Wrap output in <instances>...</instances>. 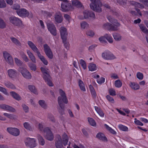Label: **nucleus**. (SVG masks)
I'll list each match as a JSON object with an SVG mask.
<instances>
[{
    "instance_id": "338daca9",
    "label": "nucleus",
    "mask_w": 148,
    "mask_h": 148,
    "mask_svg": "<svg viewBox=\"0 0 148 148\" xmlns=\"http://www.w3.org/2000/svg\"><path fill=\"white\" fill-rule=\"evenodd\" d=\"M110 76L112 79H116L119 78L118 75L115 73H112L111 74Z\"/></svg>"
},
{
    "instance_id": "0e129e2a",
    "label": "nucleus",
    "mask_w": 148,
    "mask_h": 148,
    "mask_svg": "<svg viewBox=\"0 0 148 148\" xmlns=\"http://www.w3.org/2000/svg\"><path fill=\"white\" fill-rule=\"evenodd\" d=\"M38 139L39 143L41 145H43L45 144V141L44 139L41 136H39Z\"/></svg>"
},
{
    "instance_id": "58836bf2",
    "label": "nucleus",
    "mask_w": 148,
    "mask_h": 148,
    "mask_svg": "<svg viewBox=\"0 0 148 148\" xmlns=\"http://www.w3.org/2000/svg\"><path fill=\"white\" fill-rule=\"evenodd\" d=\"M23 126L24 128L26 130L32 131L33 130V128L32 127L29 123L28 122H25L23 124Z\"/></svg>"
},
{
    "instance_id": "6e6d98bb",
    "label": "nucleus",
    "mask_w": 148,
    "mask_h": 148,
    "mask_svg": "<svg viewBox=\"0 0 148 148\" xmlns=\"http://www.w3.org/2000/svg\"><path fill=\"white\" fill-rule=\"evenodd\" d=\"M80 26L82 29H84L88 27V24L85 22H82L80 23Z\"/></svg>"
},
{
    "instance_id": "4be33fe9",
    "label": "nucleus",
    "mask_w": 148,
    "mask_h": 148,
    "mask_svg": "<svg viewBox=\"0 0 148 148\" xmlns=\"http://www.w3.org/2000/svg\"><path fill=\"white\" fill-rule=\"evenodd\" d=\"M93 77L97 79V81L98 84H101L104 82L105 81V79L104 78L101 77H99V76L98 75H95L93 76Z\"/></svg>"
},
{
    "instance_id": "7c9ffc66",
    "label": "nucleus",
    "mask_w": 148,
    "mask_h": 148,
    "mask_svg": "<svg viewBox=\"0 0 148 148\" xmlns=\"http://www.w3.org/2000/svg\"><path fill=\"white\" fill-rule=\"evenodd\" d=\"M10 39L13 43H14L18 47H20L21 46V44L20 41L16 38L13 37H10Z\"/></svg>"
},
{
    "instance_id": "ddd939ff",
    "label": "nucleus",
    "mask_w": 148,
    "mask_h": 148,
    "mask_svg": "<svg viewBox=\"0 0 148 148\" xmlns=\"http://www.w3.org/2000/svg\"><path fill=\"white\" fill-rule=\"evenodd\" d=\"M44 132L46 134L45 138L49 140H52L53 139L54 137L48 127H46L44 130Z\"/></svg>"
},
{
    "instance_id": "72a5a7b5",
    "label": "nucleus",
    "mask_w": 148,
    "mask_h": 148,
    "mask_svg": "<svg viewBox=\"0 0 148 148\" xmlns=\"http://www.w3.org/2000/svg\"><path fill=\"white\" fill-rule=\"evenodd\" d=\"M3 114L4 116L10 120H14L16 119L15 115L12 114L5 112Z\"/></svg>"
},
{
    "instance_id": "f704fd0d",
    "label": "nucleus",
    "mask_w": 148,
    "mask_h": 148,
    "mask_svg": "<svg viewBox=\"0 0 148 148\" xmlns=\"http://www.w3.org/2000/svg\"><path fill=\"white\" fill-rule=\"evenodd\" d=\"M89 70L91 71H93L96 70L97 66L95 64L93 63H91L89 64L88 66Z\"/></svg>"
},
{
    "instance_id": "13d9d810",
    "label": "nucleus",
    "mask_w": 148,
    "mask_h": 148,
    "mask_svg": "<svg viewBox=\"0 0 148 148\" xmlns=\"http://www.w3.org/2000/svg\"><path fill=\"white\" fill-rule=\"evenodd\" d=\"M14 60L15 63L17 65L20 66L22 64V62L17 58H14Z\"/></svg>"
},
{
    "instance_id": "3c124183",
    "label": "nucleus",
    "mask_w": 148,
    "mask_h": 148,
    "mask_svg": "<svg viewBox=\"0 0 148 148\" xmlns=\"http://www.w3.org/2000/svg\"><path fill=\"white\" fill-rule=\"evenodd\" d=\"M47 57L49 59H52L53 57V54L51 50L45 53Z\"/></svg>"
},
{
    "instance_id": "412c9836",
    "label": "nucleus",
    "mask_w": 148,
    "mask_h": 148,
    "mask_svg": "<svg viewBox=\"0 0 148 148\" xmlns=\"http://www.w3.org/2000/svg\"><path fill=\"white\" fill-rule=\"evenodd\" d=\"M55 21L58 23H61L62 21V17L61 13L60 12L56 13L55 15Z\"/></svg>"
},
{
    "instance_id": "0eeeda50",
    "label": "nucleus",
    "mask_w": 148,
    "mask_h": 148,
    "mask_svg": "<svg viewBox=\"0 0 148 148\" xmlns=\"http://www.w3.org/2000/svg\"><path fill=\"white\" fill-rule=\"evenodd\" d=\"M115 21V22L114 23H113L114 25L117 27L119 26L120 25V24L117 22H116V21ZM102 27L103 28L105 29L112 30H116L117 29L116 27L115 26L113 27L112 25L107 23H104L102 25Z\"/></svg>"
},
{
    "instance_id": "5701e85b",
    "label": "nucleus",
    "mask_w": 148,
    "mask_h": 148,
    "mask_svg": "<svg viewBox=\"0 0 148 148\" xmlns=\"http://www.w3.org/2000/svg\"><path fill=\"white\" fill-rule=\"evenodd\" d=\"M37 55L38 58L45 65H48V63L47 60L41 54L40 52L37 54Z\"/></svg>"
},
{
    "instance_id": "6ab92c4d",
    "label": "nucleus",
    "mask_w": 148,
    "mask_h": 148,
    "mask_svg": "<svg viewBox=\"0 0 148 148\" xmlns=\"http://www.w3.org/2000/svg\"><path fill=\"white\" fill-rule=\"evenodd\" d=\"M41 71L43 74V77L46 79V77H49L50 76L49 69L46 67H42L40 68Z\"/></svg>"
},
{
    "instance_id": "c85d7f7f",
    "label": "nucleus",
    "mask_w": 148,
    "mask_h": 148,
    "mask_svg": "<svg viewBox=\"0 0 148 148\" xmlns=\"http://www.w3.org/2000/svg\"><path fill=\"white\" fill-rule=\"evenodd\" d=\"M90 12L85 10L83 12L84 16H79V19H83L84 18H89V14Z\"/></svg>"
},
{
    "instance_id": "4c0bfd02",
    "label": "nucleus",
    "mask_w": 148,
    "mask_h": 148,
    "mask_svg": "<svg viewBox=\"0 0 148 148\" xmlns=\"http://www.w3.org/2000/svg\"><path fill=\"white\" fill-rule=\"evenodd\" d=\"M141 30L147 35H148V30L143 25L140 24L139 25Z\"/></svg>"
},
{
    "instance_id": "aec40b11",
    "label": "nucleus",
    "mask_w": 148,
    "mask_h": 148,
    "mask_svg": "<svg viewBox=\"0 0 148 148\" xmlns=\"http://www.w3.org/2000/svg\"><path fill=\"white\" fill-rule=\"evenodd\" d=\"M82 5L78 1L74 0L72 1V5L71 6V10H73L77 8L82 7Z\"/></svg>"
},
{
    "instance_id": "603ef678",
    "label": "nucleus",
    "mask_w": 148,
    "mask_h": 148,
    "mask_svg": "<svg viewBox=\"0 0 148 148\" xmlns=\"http://www.w3.org/2000/svg\"><path fill=\"white\" fill-rule=\"evenodd\" d=\"M6 23L4 21L0 18V28L3 29L6 27Z\"/></svg>"
},
{
    "instance_id": "ea45409f",
    "label": "nucleus",
    "mask_w": 148,
    "mask_h": 148,
    "mask_svg": "<svg viewBox=\"0 0 148 148\" xmlns=\"http://www.w3.org/2000/svg\"><path fill=\"white\" fill-rule=\"evenodd\" d=\"M88 121L89 124L93 127H95L96 126V123L95 121L92 118L90 117L88 118Z\"/></svg>"
},
{
    "instance_id": "37998d69",
    "label": "nucleus",
    "mask_w": 148,
    "mask_h": 148,
    "mask_svg": "<svg viewBox=\"0 0 148 148\" xmlns=\"http://www.w3.org/2000/svg\"><path fill=\"white\" fill-rule=\"evenodd\" d=\"M130 3L131 4L134 5L136 7L141 8H144V6L143 5L140 4L139 3L135 1H131L130 2Z\"/></svg>"
},
{
    "instance_id": "a878e982",
    "label": "nucleus",
    "mask_w": 148,
    "mask_h": 148,
    "mask_svg": "<svg viewBox=\"0 0 148 148\" xmlns=\"http://www.w3.org/2000/svg\"><path fill=\"white\" fill-rule=\"evenodd\" d=\"M112 36L114 40L116 41H119L122 40V36L119 34L117 33H114L112 34Z\"/></svg>"
},
{
    "instance_id": "c03bdc74",
    "label": "nucleus",
    "mask_w": 148,
    "mask_h": 148,
    "mask_svg": "<svg viewBox=\"0 0 148 148\" xmlns=\"http://www.w3.org/2000/svg\"><path fill=\"white\" fill-rule=\"evenodd\" d=\"M28 88L31 91L35 94H38L37 90L36 89L34 86L32 85H29L28 86Z\"/></svg>"
},
{
    "instance_id": "1a4fd4ad",
    "label": "nucleus",
    "mask_w": 148,
    "mask_h": 148,
    "mask_svg": "<svg viewBox=\"0 0 148 148\" xmlns=\"http://www.w3.org/2000/svg\"><path fill=\"white\" fill-rule=\"evenodd\" d=\"M9 19L10 22L15 26H19L22 25V21L17 18L12 16L9 18Z\"/></svg>"
},
{
    "instance_id": "473e14b6",
    "label": "nucleus",
    "mask_w": 148,
    "mask_h": 148,
    "mask_svg": "<svg viewBox=\"0 0 148 148\" xmlns=\"http://www.w3.org/2000/svg\"><path fill=\"white\" fill-rule=\"evenodd\" d=\"M104 126L106 129L110 133L113 134H116V132L114 130L109 127L108 125L105 124H104Z\"/></svg>"
},
{
    "instance_id": "393cba45",
    "label": "nucleus",
    "mask_w": 148,
    "mask_h": 148,
    "mask_svg": "<svg viewBox=\"0 0 148 148\" xmlns=\"http://www.w3.org/2000/svg\"><path fill=\"white\" fill-rule=\"evenodd\" d=\"M10 95L14 99L17 101H20L21 99V97L17 93L14 91L10 92Z\"/></svg>"
},
{
    "instance_id": "2f4dec72",
    "label": "nucleus",
    "mask_w": 148,
    "mask_h": 148,
    "mask_svg": "<svg viewBox=\"0 0 148 148\" xmlns=\"http://www.w3.org/2000/svg\"><path fill=\"white\" fill-rule=\"evenodd\" d=\"M94 108L95 111L100 116L102 117H104V114L100 108L97 106H95Z\"/></svg>"
},
{
    "instance_id": "c9c22d12",
    "label": "nucleus",
    "mask_w": 148,
    "mask_h": 148,
    "mask_svg": "<svg viewBox=\"0 0 148 148\" xmlns=\"http://www.w3.org/2000/svg\"><path fill=\"white\" fill-rule=\"evenodd\" d=\"M106 39L110 43H112L113 42V40L111 35L110 34H105Z\"/></svg>"
},
{
    "instance_id": "20e7f679",
    "label": "nucleus",
    "mask_w": 148,
    "mask_h": 148,
    "mask_svg": "<svg viewBox=\"0 0 148 148\" xmlns=\"http://www.w3.org/2000/svg\"><path fill=\"white\" fill-rule=\"evenodd\" d=\"M18 71L25 78L27 79H30L32 77L31 74L26 68L21 67L18 69Z\"/></svg>"
},
{
    "instance_id": "864d4df0",
    "label": "nucleus",
    "mask_w": 148,
    "mask_h": 148,
    "mask_svg": "<svg viewBox=\"0 0 148 148\" xmlns=\"http://www.w3.org/2000/svg\"><path fill=\"white\" fill-rule=\"evenodd\" d=\"M79 64L84 69H86V62L83 60L81 59L79 61Z\"/></svg>"
},
{
    "instance_id": "5fc2aeb1",
    "label": "nucleus",
    "mask_w": 148,
    "mask_h": 148,
    "mask_svg": "<svg viewBox=\"0 0 148 148\" xmlns=\"http://www.w3.org/2000/svg\"><path fill=\"white\" fill-rule=\"evenodd\" d=\"M86 34L88 36L90 37H93L95 34L94 32L91 30H88L86 32Z\"/></svg>"
},
{
    "instance_id": "9d476101",
    "label": "nucleus",
    "mask_w": 148,
    "mask_h": 148,
    "mask_svg": "<svg viewBox=\"0 0 148 148\" xmlns=\"http://www.w3.org/2000/svg\"><path fill=\"white\" fill-rule=\"evenodd\" d=\"M25 145L30 147H34L36 146V140L34 138H27L25 140Z\"/></svg>"
},
{
    "instance_id": "79ce46f5",
    "label": "nucleus",
    "mask_w": 148,
    "mask_h": 148,
    "mask_svg": "<svg viewBox=\"0 0 148 148\" xmlns=\"http://www.w3.org/2000/svg\"><path fill=\"white\" fill-rule=\"evenodd\" d=\"M130 3L131 4L134 5L136 7L141 8H144V6L143 5L140 4L139 3L135 1H131L130 2Z\"/></svg>"
},
{
    "instance_id": "a211bd4d",
    "label": "nucleus",
    "mask_w": 148,
    "mask_h": 148,
    "mask_svg": "<svg viewBox=\"0 0 148 148\" xmlns=\"http://www.w3.org/2000/svg\"><path fill=\"white\" fill-rule=\"evenodd\" d=\"M18 15L20 16H28L29 12L26 10L24 9H20L16 11Z\"/></svg>"
},
{
    "instance_id": "de8ad7c7",
    "label": "nucleus",
    "mask_w": 148,
    "mask_h": 148,
    "mask_svg": "<svg viewBox=\"0 0 148 148\" xmlns=\"http://www.w3.org/2000/svg\"><path fill=\"white\" fill-rule=\"evenodd\" d=\"M114 85L116 88H120L122 86V82L119 79H118L115 81Z\"/></svg>"
},
{
    "instance_id": "774afa93",
    "label": "nucleus",
    "mask_w": 148,
    "mask_h": 148,
    "mask_svg": "<svg viewBox=\"0 0 148 148\" xmlns=\"http://www.w3.org/2000/svg\"><path fill=\"white\" fill-rule=\"evenodd\" d=\"M106 38L105 37V34L103 36L100 37L99 38V40L101 43L106 42Z\"/></svg>"
},
{
    "instance_id": "f257e3e1",
    "label": "nucleus",
    "mask_w": 148,
    "mask_h": 148,
    "mask_svg": "<svg viewBox=\"0 0 148 148\" xmlns=\"http://www.w3.org/2000/svg\"><path fill=\"white\" fill-rule=\"evenodd\" d=\"M68 137L66 133H64L62 136L58 135L56 136V146L57 148H62L63 144L64 146L67 144L68 141Z\"/></svg>"
},
{
    "instance_id": "c756f323",
    "label": "nucleus",
    "mask_w": 148,
    "mask_h": 148,
    "mask_svg": "<svg viewBox=\"0 0 148 148\" xmlns=\"http://www.w3.org/2000/svg\"><path fill=\"white\" fill-rule=\"evenodd\" d=\"M96 137L99 139L103 141H106L107 139L104 134L101 133H99L96 135Z\"/></svg>"
},
{
    "instance_id": "dca6fc26",
    "label": "nucleus",
    "mask_w": 148,
    "mask_h": 148,
    "mask_svg": "<svg viewBox=\"0 0 148 148\" xmlns=\"http://www.w3.org/2000/svg\"><path fill=\"white\" fill-rule=\"evenodd\" d=\"M7 73L8 77L12 79L13 80L16 76L17 72L14 69H10L7 71Z\"/></svg>"
},
{
    "instance_id": "423d86ee",
    "label": "nucleus",
    "mask_w": 148,
    "mask_h": 148,
    "mask_svg": "<svg viewBox=\"0 0 148 148\" xmlns=\"http://www.w3.org/2000/svg\"><path fill=\"white\" fill-rule=\"evenodd\" d=\"M3 56L6 62L12 67L14 66V62L13 59L10 55L6 51L3 53Z\"/></svg>"
},
{
    "instance_id": "f3484780",
    "label": "nucleus",
    "mask_w": 148,
    "mask_h": 148,
    "mask_svg": "<svg viewBox=\"0 0 148 148\" xmlns=\"http://www.w3.org/2000/svg\"><path fill=\"white\" fill-rule=\"evenodd\" d=\"M61 7L62 10L64 12L71 10V6L67 0L62 3Z\"/></svg>"
},
{
    "instance_id": "bf43d9fd",
    "label": "nucleus",
    "mask_w": 148,
    "mask_h": 148,
    "mask_svg": "<svg viewBox=\"0 0 148 148\" xmlns=\"http://www.w3.org/2000/svg\"><path fill=\"white\" fill-rule=\"evenodd\" d=\"M106 98L108 100L110 103H114V100L113 98L109 95H108L106 96Z\"/></svg>"
},
{
    "instance_id": "e2e57ef3",
    "label": "nucleus",
    "mask_w": 148,
    "mask_h": 148,
    "mask_svg": "<svg viewBox=\"0 0 148 148\" xmlns=\"http://www.w3.org/2000/svg\"><path fill=\"white\" fill-rule=\"evenodd\" d=\"M117 2L120 5L124 7L126 4V1L125 0H118Z\"/></svg>"
},
{
    "instance_id": "7ed1b4c3",
    "label": "nucleus",
    "mask_w": 148,
    "mask_h": 148,
    "mask_svg": "<svg viewBox=\"0 0 148 148\" xmlns=\"http://www.w3.org/2000/svg\"><path fill=\"white\" fill-rule=\"evenodd\" d=\"M91 3L90 4L91 9L97 12H101L102 11L101 7L102 6V3L100 2L96 1V0H90Z\"/></svg>"
},
{
    "instance_id": "bb28decb",
    "label": "nucleus",
    "mask_w": 148,
    "mask_h": 148,
    "mask_svg": "<svg viewBox=\"0 0 148 148\" xmlns=\"http://www.w3.org/2000/svg\"><path fill=\"white\" fill-rule=\"evenodd\" d=\"M130 86L131 88L134 90H138L140 88V86L138 84L135 82H130Z\"/></svg>"
},
{
    "instance_id": "f03ea898",
    "label": "nucleus",
    "mask_w": 148,
    "mask_h": 148,
    "mask_svg": "<svg viewBox=\"0 0 148 148\" xmlns=\"http://www.w3.org/2000/svg\"><path fill=\"white\" fill-rule=\"evenodd\" d=\"M59 92L60 96L58 97V101L59 105L60 107V108L59 110V112L61 114L64 113L63 109L64 107L62 106V103H67L68 101L66 97L65 93L62 90L60 89L59 90Z\"/></svg>"
},
{
    "instance_id": "cd10ccee",
    "label": "nucleus",
    "mask_w": 148,
    "mask_h": 148,
    "mask_svg": "<svg viewBox=\"0 0 148 148\" xmlns=\"http://www.w3.org/2000/svg\"><path fill=\"white\" fill-rule=\"evenodd\" d=\"M4 85L7 88L12 89H15L16 87L15 86L9 81H5L4 82Z\"/></svg>"
},
{
    "instance_id": "f8f14e48",
    "label": "nucleus",
    "mask_w": 148,
    "mask_h": 148,
    "mask_svg": "<svg viewBox=\"0 0 148 148\" xmlns=\"http://www.w3.org/2000/svg\"><path fill=\"white\" fill-rule=\"evenodd\" d=\"M47 27L48 30L54 36L56 35L57 34L56 29L55 25L51 22L47 24Z\"/></svg>"
},
{
    "instance_id": "a18cd8bd",
    "label": "nucleus",
    "mask_w": 148,
    "mask_h": 148,
    "mask_svg": "<svg viewBox=\"0 0 148 148\" xmlns=\"http://www.w3.org/2000/svg\"><path fill=\"white\" fill-rule=\"evenodd\" d=\"M118 127L120 130L123 131L127 132L129 130L128 128L127 127L122 124L119 125Z\"/></svg>"
},
{
    "instance_id": "680f3d73",
    "label": "nucleus",
    "mask_w": 148,
    "mask_h": 148,
    "mask_svg": "<svg viewBox=\"0 0 148 148\" xmlns=\"http://www.w3.org/2000/svg\"><path fill=\"white\" fill-rule=\"evenodd\" d=\"M43 47L45 53L51 50L49 46L47 44H44Z\"/></svg>"
},
{
    "instance_id": "4d7b16f0",
    "label": "nucleus",
    "mask_w": 148,
    "mask_h": 148,
    "mask_svg": "<svg viewBox=\"0 0 148 148\" xmlns=\"http://www.w3.org/2000/svg\"><path fill=\"white\" fill-rule=\"evenodd\" d=\"M21 56L24 60L26 62H28L29 59L24 53H22L21 54Z\"/></svg>"
},
{
    "instance_id": "69168bd1",
    "label": "nucleus",
    "mask_w": 148,
    "mask_h": 148,
    "mask_svg": "<svg viewBox=\"0 0 148 148\" xmlns=\"http://www.w3.org/2000/svg\"><path fill=\"white\" fill-rule=\"evenodd\" d=\"M134 123L136 125L140 126H143V124L139 120H137L136 118L134 119Z\"/></svg>"
},
{
    "instance_id": "8fccbe9b",
    "label": "nucleus",
    "mask_w": 148,
    "mask_h": 148,
    "mask_svg": "<svg viewBox=\"0 0 148 148\" xmlns=\"http://www.w3.org/2000/svg\"><path fill=\"white\" fill-rule=\"evenodd\" d=\"M0 92L8 96L9 95L6 89L5 88L1 86H0Z\"/></svg>"
},
{
    "instance_id": "6e6552de",
    "label": "nucleus",
    "mask_w": 148,
    "mask_h": 148,
    "mask_svg": "<svg viewBox=\"0 0 148 148\" xmlns=\"http://www.w3.org/2000/svg\"><path fill=\"white\" fill-rule=\"evenodd\" d=\"M59 30L62 40L65 41L66 40H67L68 33L66 29L64 27H61Z\"/></svg>"
},
{
    "instance_id": "e433bc0d",
    "label": "nucleus",
    "mask_w": 148,
    "mask_h": 148,
    "mask_svg": "<svg viewBox=\"0 0 148 148\" xmlns=\"http://www.w3.org/2000/svg\"><path fill=\"white\" fill-rule=\"evenodd\" d=\"M78 84L81 90L83 92H85L86 91L84 84L82 81L79 80L78 82Z\"/></svg>"
},
{
    "instance_id": "49530a36",
    "label": "nucleus",
    "mask_w": 148,
    "mask_h": 148,
    "mask_svg": "<svg viewBox=\"0 0 148 148\" xmlns=\"http://www.w3.org/2000/svg\"><path fill=\"white\" fill-rule=\"evenodd\" d=\"M28 66L31 71H35L36 70L37 67L36 64L32 63H29Z\"/></svg>"
},
{
    "instance_id": "052dcab7",
    "label": "nucleus",
    "mask_w": 148,
    "mask_h": 148,
    "mask_svg": "<svg viewBox=\"0 0 148 148\" xmlns=\"http://www.w3.org/2000/svg\"><path fill=\"white\" fill-rule=\"evenodd\" d=\"M110 94L112 96H114L116 95V92L114 89L113 88H110L109 90Z\"/></svg>"
},
{
    "instance_id": "2eb2a0df",
    "label": "nucleus",
    "mask_w": 148,
    "mask_h": 148,
    "mask_svg": "<svg viewBox=\"0 0 148 148\" xmlns=\"http://www.w3.org/2000/svg\"><path fill=\"white\" fill-rule=\"evenodd\" d=\"M27 44L29 48L36 54L40 52L36 45L32 41H28Z\"/></svg>"
},
{
    "instance_id": "9b49d317",
    "label": "nucleus",
    "mask_w": 148,
    "mask_h": 148,
    "mask_svg": "<svg viewBox=\"0 0 148 148\" xmlns=\"http://www.w3.org/2000/svg\"><path fill=\"white\" fill-rule=\"evenodd\" d=\"M7 132L10 134L15 136L19 135V130L17 128L9 127L7 129Z\"/></svg>"
},
{
    "instance_id": "b1692460",
    "label": "nucleus",
    "mask_w": 148,
    "mask_h": 148,
    "mask_svg": "<svg viewBox=\"0 0 148 148\" xmlns=\"http://www.w3.org/2000/svg\"><path fill=\"white\" fill-rule=\"evenodd\" d=\"M27 53L31 61L35 63L36 62V58L32 52L28 50L27 51Z\"/></svg>"
},
{
    "instance_id": "39448f33",
    "label": "nucleus",
    "mask_w": 148,
    "mask_h": 148,
    "mask_svg": "<svg viewBox=\"0 0 148 148\" xmlns=\"http://www.w3.org/2000/svg\"><path fill=\"white\" fill-rule=\"evenodd\" d=\"M103 59L107 60H112L116 59V57L113 53L108 50H106L101 54Z\"/></svg>"
},
{
    "instance_id": "4468645a",
    "label": "nucleus",
    "mask_w": 148,
    "mask_h": 148,
    "mask_svg": "<svg viewBox=\"0 0 148 148\" xmlns=\"http://www.w3.org/2000/svg\"><path fill=\"white\" fill-rule=\"evenodd\" d=\"M0 108L4 110L8 111L10 112H15L16 111L14 108L4 104H0Z\"/></svg>"
},
{
    "instance_id": "a19ab883",
    "label": "nucleus",
    "mask_w": 148,
    "mask_h": 148,
    "mask_svg": "<svg viewBox=\"0 0 148 148\" xmlns=\"http://www.w3.org/2000/svg\"><path fill=\"white\" fill-rule=\"evenodd\" d=\"M45 80V82L47 84L50 86H52L53 84L51 82V79L50 76H49V77H46V79L43 78Z\"/></svg>"
},
{
    "instance_id": "09e8293b",
    "label": "nucleus",
    "mask_w": 148,
    "mask_h": 148,
    "mask_svg": "<svg viewBox=\"0 0 148 148\" xmlns=\"http://www.w3.org/2000/svg\"><path fill=\"white\" fill-rule=\"evenodd\" d=\"M38 103L40 105L42 108L44 109L47 108V105L44 100H40L39 101Z\"/></svg>"
}]
</instances>
